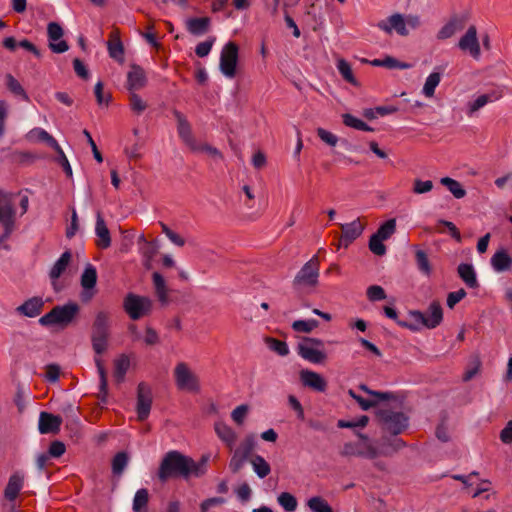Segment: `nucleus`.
Here are the masks:
<instances>
[{"mask_svg":"<svg viewBox=\"0 0 512 512\" xmlns=\"http://www.w3.org/2000/svg\"><path fill=\"white\" fill-rule=\"evenodd\" d=\"M357 435L359 441L345 443L342 448V455L373 459L378 456L389 455L404 446V442L400 438H394L390 442L383 439L382 443L378 445L364 434L358 433Z\"/></svg>","mask_w":512,"mask_h":512,"instance_id":"f257e3e1","label":"nucleus"},{"mask_svg":"<svg viewBox=\"0 0 512 512\" xmlns=\"http://www.w3.org/2000/svg\"><path fill=\"white\" fill-rule=\"evenodd\" d=\"M14 194L0 190V226L3 232L0 235V248L10 250L7 240L16 229V209L13 204Z\"/></svg>","mask_w":512,"mask_h":512,"instance_id":"f03ea898","label":"nucleus"},{"mask_svg":"<svg viewBox=\"0 0 512 512\" xmlns=\"http://www.w3.org/2000/svg\"><path fill=\"white\" fill-rule=\"evenodd\" d=\"M420 25L421 19L418 15L401 13H394L376 24L377 28L385 34L396 33L399 36L409 35L411 30L419 28Z\"/></svg>","mask_w":512,"mask_h":512,"instance_id":"7ed1b4c3","label":"nucleus"},{"mask_svg":"<svg viewBox=\"0 0 512 512\" xmlns=\"http://www.w3.org/2000/svg\"><path fill=\"white\" fill-rule=\"evenodd\" d=\"M320 263L316 255L309 259L296 273L293 286L297 289H314L319 284Z\"/></svg>","mask_w":512,"mask_h":512,"instance_id":"20e7f679","label":"nucleus"},{"mask_svg":"<svg viewBox=\"0 0 512 512\" xmlns=\"http://www.w3.org/2000/svg\"><path fill=\"white\" fill-rule=\"evenodd\" d=\"M187 456L178 451L168 452L161 461L158 477L161 481H166L173 476L185 478Z\"/></svg>","mask_w":512,"mask_h":512,"instance_id":"39448f33","label":"nucleus"},{"mask_svg":"<svg viewBox=\"0 0 512 512\" xmlns=\"http://www.w3.org/2000/svg\"><path fill=\"white\" fill-rule=\"evenodd\" d=\"M78 311L79 306L74 302H69L65 305L54 307L49 313L39 319V323L43 326H67L76 317Z\"/></svg>","mask_w":512,"mask_h":512,"instance_id":"423d86ee","label":"nucleus"},{"mask_svg":"<svg viewBox=\"0 0 512 512\" xmlns=\"http://www.w3.org/2000/svg\"><path fill=\"white\" fill-rule=\"evenodd\" d=\"M377 417L383 433L398 435L408 427V418L402 412L381 409Z\"/></svg>","mask_w":512,"mask_h":512,"instance_id":"0eeeda50","label":"nucleus"},{"mask_svg":"<svg viewBox=\"0 0 512 512\" xmlns=\"http://www.w3.org/2000/svg\"><path fill=\"white\" fill-rule=\"evenodd\" d=\"M174 380L177 388L181 391L198 393L200 381L198 376L190 369L187 363L179 362L174 368Z\"/></svg>","mask_w":512,"mask_h":512,"instance_id":"6e6552de","label":"nucleus"},{"mask_svg":"<svg viewBox=\"0 0 512 512\" xmlns=\"http://www.w3.org/2000/svg\"><path fill=\"white\" fill-rule=\"evenodd\" d=\"M123 306L132 320H138L151 312L152 300L146 296L129 293L124 299Z\"/></svg>","mask_w":512,"mask_h":512,"instance_id":"1a4fd4ad","label":"nucleus"},{"mask_svg":"<svg viewBox=\"0 0 512 512\" xmlns=\"http://www.w3.org/2000/svg\"><path fill=\"white\" fill-rule=\"evenodd\" d=\"M323 341L319 338H305L297 346L300 357L313 364H320L327 358L326 353L321 349Z\"/></svg>","mask_w":512,"mask_h":512,"instance_id":"9d476101","label":"nucleus"},{"mask_svg":"<svg viewBox=\"0 0 512 512\" xmlns=\"http://www.w3.org/2000/svg\"><path fill=\"white\" fill-rule=\"evenodd\" d=\"M97 278L96 268L91 263H87L80 277L81 292L79 297L83 303L90 302L96 295Z\"/></svg>","mask_w":512,"mask_h":512,"instance_id":"9b49d317","label":"nucleus"},{"mask_svg":"<svg viewBox=\"0 0 512 512\" xmlns=\"http://www.w3.org/2000/svg\"><path fill=\"white\" fill-rule=\"evenodd\" d=\"M238 61V47L233 42H228L220 55V71L227 78H233L236 74Z\"/></svg>","mask_w":512,"mask_h":512,"instance_id":"f8f14e48","label":"nucleus"},{"mask_svg":"<svg viewBox=\"0 0 512 512\" xmlns=\"http://www.w3.org/2000/svg\"><path fill=\"white\" fill-rule=\"evenodd\" d=\"M457 47L462 52L469 54L473 59H480L481 48L475 26L472 25L467 29L465 34L459 39Z\"/></svg>","mask_w":512,"mask_h":512,"instance_id":"ddd939ff","label":"nucleus"},{"mask_svg":"<svg viewBox=\"0 0 512 512\" xmlns=\"http://www.w3.org/2000/svg\"><path fill=\"white\" fill-rule=\"evenodd\" d=\"M341 229L342 235L338 242V248H347L353 241L362 235L364 226L359 219H355L350 223L341 224Z\"/></svg>","mask_w":512,"mask_h":512,"instance_id":"4468645a","label":"nucleus"},{"mask_svg":"<svg viewBox=\"0 0 512 512\" xmlns=\"http://www.w3.org/2000/svg\"><path fill=\"white\" fill-rule=\"evenodd\" d=\"M152 405V395L150 388L144 384L140 383L138 385L137 391V416L139 420H145L150 413Z\"/></svg>","mask_w":512,"mask_h":512,"instance_id":"2eb2a0df","label":"nucleus"},{"mask_svg":"<svg viewBox=\"0 0 512 512\" xmlns=\"http://www.w3.org/2000/svg\"><path fill=\"white\" fill-rule=\"evenodd\" d=\"M49 47L54 53H64L68 50V44L62 40L63 29L56 22H50L47 26Z\"/></svg>","mask_w":512,"mask_h":512,"instance_id":"dca6fc26","label":"nucleus"},{"mask_svg":"<svg viewBox=\"0 0 512 512\" xmlns=\"http://www.w3.org/2000/svg\"><path fill=\"white\" fill-rule=\"evenodd\" d=\"M177 122V132L181 140L190 148H197V142L192 134L191 126L186 116L178 110L173 111Z\"/></svg>","mask_w":512,"mask_h":512,"instance_id":"f3484780","label":"nucleus"},{"mask_svg":"<svg viewBox=\"0 0 512 512\" xmlns=\"http://www.w3.org/2000/svg\"><path fill=\"white\" fill-rule=\"evenodd\" d=\"M300 380L302 384L317 392H325L327 389V381L325 378L312 370H302L300 372Z\"/></svg>","mask_w":512,"mask_h":512,"instance_id":"a211bd4d","label":"nucleus"},{"mask_svg":"<svg viewBox=\"0 0 512 512\" xmlns=\"http://www.w3.org/2000/svg\"><path fill=\"white\" fill-rule=\"evenodd\" d=\"M62 418L48 412L39 415L38 429L41 434L57 433L60 430Z\"/></svg>","mask_w":512,"mask_h":512,"instance_id":"6ab92c4d","label":"nucleus"},{"mask_svg":"<svg viewBox=\"0 0 512 512\" xmlns=\"http://www.w3.org/2000/svg\"><path fill=\"white\" fill-rule=\"evenodd\" d=\"M147 84L144 70L138 65H132L127 74V89L129 92H136Z\"/></svg>","mask_w":512,"mask_h":512,"instance_id":"aec40b11","label":"nucleus"},{"mask_svg":"<svg viewBox=\"0 0 512 512\" xmlns=\"http://www.w3.org/2000/svg\"><path fill=\"white\" fill-rule=\"evenodd\" d=\"M492 269L496 273L512 270V256L503 248L497 250L490 259Z\"/></svg>","mask_w":512,"mask_h":512,"instance_id":"412c9836","label":"nucleus"},{"mask_svg":"<svg viewBox=\"0 0 512 512\" xmlns=\"http://www.w3.org/2000/svg\"><path fill=\"white\" fill-rule=\"evenodd\" d=\"M214 431L217 437L230 449L235 447L237 440L236 431L223 421H216L214 423Z\"/></svg>","mask_w":512,"mask_h":512,"instance_id":"4be33fe9","label":"nucleus"},{"mask_svg":"<svg viewBox=\"0 0 512 512\" xmlns=\"http://www.w3.org/2000/svg\"><path fill=\"white\" fill-rule=\"evenodd\" d=\"M501 98V94L497 91H492L487 94L477 96L474 100L467 103L466 113L468 116H473L478 110Z\"/></svg>","mask_w":512,"mask_h":512,"instance_id":"5701e85b","label":"nucleus"},{"mask_svg":"<svg viewBox=\"0 0 512 512\" xmlns=\"http://www.w3.org/2000/svg\"><path fill=\"white\" fill-rule=\"evenodd\" d=\"M211 25L209 17H191L185 20L187 31L194 36H201L205 34Z\"/></svg>","mask_w":512,"mask_h":512,"instance_id":"b1692460","label":"nucleus"},{"mask_svg":"<svg viewBox=\"0 0 512 512\" xmlns=\"http://www.w3.org/2000/svg\"><path fill=\"white\" fill-rule=\"evenodd\" d=\"M44 306V300L42 297H32L26 300L22 305L17 307V312L23 316L33 318L41 313Z\"/></svg>","mask_w":512,"mask_h":512,"instance_id":"393cba45","label":"nucleus"},{"mask_svg":"<svg viewBox=\"0 0 512 512\" xmlns=\"http://www.w3.org/2000/svg\"><path fill=\"white\" fill-rule=\"evenodd\" d=\"M26 139L29 142L42 141L47 143L50 147L56 151H61V147L58 142L43 128H33L26 134Z\"/></svg>","mask_w":512,"mask_h":512,"instance_id":"a878e982","label":"nucleus"},{"mask_svg":"<svg viewBox=\"0 0 512 512\" xmlns=\"http://www.w3.org/2000/svg\"><path fill=\"white\" fill-rule=\"evenodd\" d=\"M23 483L24 475L22 473L16 472L11 475L4 490L5 498L9 501H14L22 489Z\"/></svg>","mask_w":512,"mask_h":512,"instance_id":"bb28decb","label":"nucleus"},{"mask_svg":"<svg viewBox=\"0 0 512 512\" xmlns=\"http://www.w3.org/2000/svg\"><path fill=\"white\" fill-rule=\"evenodd\" d=\"M209 460L208 455H204L199 462H195L193 459L187 457L186 459V473L185 479L190 476L201 477L207 471V462Z\"/></svg>","mask_w":512,"mask_h":512,"instance_id":"cd10ccee","label":"nucleus"},{"mask_svg":"<svg viewBox=\"0 0 512 512\" xmlns=\"http://www.w3.org/2000/svg\"><path fill=\"white\" fill-rule=\"evenodd\" d=\"M71 260V253L69 251H65L59 257V259L54 263L49 272V277L53 283L56 284V281L63 274V272L67 269Z\"/></svg>","mask_w":512,"mask_h":512,"instance_id":"c85d7f7f","label":"nucleus"},{"mask_svg":"<svg viewBox=\"0 0 512 512\" xmlns=\"http://www.w3.org/2000/svg\"><path fill=\"white\" fill-rule=\"evenodd\" d=\"M95 234L99 238L98 245L101 248H108L111 245L110 232L99 212L96 215Z\"/></svg>","mask_w":512,"mask_h":512,"instance_id":"c756f323","label":"nucleus"},{"mask_svg":"<svg viewBox=\"0 0 512 512\" xmlns=\"http://www.w3.org/2000/svg\"><path fill=\"white\" fill-rule=\"evenodd\" d=\"M427 328H436L443 320V309L438 302H432L425 313Z\"/></svg>","mask_w":512,"mask_h":512,"instance_id":"7c9ffc66","label":"nucleus"},{"mask_svg":"<svg viewBox=\"0 0 512 512\" xmlns=\"http://www.w3.org/2000/svg\"><path fill=\"white\" fill-rule=\"evenodd\" d=\"M464 28V21L460 18H452L447 22L437 34V38L440 40L448 39L460 32Z\"/></svg>","mask_w":512,"mask_h":512,"instance_id":"2f4dec72","label":"nucleus"},{"mask_svg":"<svg viewBox=\"0 0 512 512\" xmlns=\"http://www.w3.org/2000/svg\"><path fill=\"white\" fill-rule=\"evenodd\" d=\"M441 78H442L441 72L436 71V70L431 72L427 76V78L424 82L421 93L426 98H432L435 95V90H436L437 86L440 84Z\"/></svg>","mask_w":512,"mask_h":512,"instance_id":"473e14b6","label":"nucleus"},{"mask_svg":"<svg viewBox=\"0 0 512 512\" xmlns=\"http://www.w3.org/2000/svg\"><path fill=\"white\" fill-rule=\"evenodd\" d=\"M458 273L465 284L471 288L477 287L476 272L471 264L462 263L458 266Z\"/></svg>","mask_w":512,"mask_h":512,"instance_id":"72a5a7b5","label":"nucleus"},{"mask_svg":"<svg viewBox=\"0 0 512 512\" xmlns=\"http://www.w3.org/2000/svg\"><path fill=\"white\" fill-rule=\"evenodd\" d=\"M152 281L155 289V293L159 301L163 304L167 303L168 300V289L164 277L159 272L152 274Z\"/></svg>","mask_w":512,"mask_h":512,"instance_id":"f704fd0d","label":"nucleus"},{"mask_svg":"<svg viewBox=\"0 0 512 512\" xmlns=\"http://www.w3.org/2000/svg\"><path fill=\"white\" fill-rule=\"evenodd\" d=\"M250 463L254 473L261 479L267 477L271 472L269 463L261 455H255Z\"/></svg>","mask_w":512,"mask_h":512,"instance_id":"c9c22d12","label":"nucleus"},{"mask_svg":"<svg viewBox=\"0 0 512 512\" xmlns=\"http://www.w3.org/2000/svg\"><path fill=\"white\" fill-rule=\"evenodd\" d=\"M130 367V359L127 355L119 356L114 362V378L121 383Z\"/></svg>","mask_w":512,"mask_h":512,"instance_id":"e433bc0d","label":"nucleus"},{"mask_svg":"<svg viewBox=\"0 0 512 512\" xmlns=\"http://www.w3.org/2000/svg\"><path fill=\"white\" fill-rule=\"evenodd\" d=\"M277 503L285 512H295L298 507L297 498L290 492L279 493Z\"/></svg>","mask_w":512,"mask_h":512,"instance_id":"4c0bfd02","label":"nucleus"},{"mask_svg":"<svg viewBox=\"0 0 512 512\" xmlns=\"http://www.w3.org/2000/svg\"><path fill=\"white\" fill-rule=\"evenodd\" d=\"M409 317L413 321L412 324H407L405 322L397 321V323L402 327H408L411 330H419L422 327L427 328V321L425 317V313L414 310L409 312Z\"/></svg>","mask_w":512,"mask_h":512,"instance_id":"58836bf2","label":"nucleus"},{"mask_svg":"<svg viewBox=\"0 0 512 512\" xmlns=\"http://www.w3.org/2000/svg\"><path fill=\"white\" fill-rule=\"evenodd\" d=\"M6 86L9 89L11 93H13L15 96L21 98L24 101H29V96L26 93L23 86L20 84V82L11 74H7L6 77Z\"/></svg>","mask_w":512,"mask_h":512,"instance_id":"ea45409f","label":"nucleus"},{"mask_svg":"<svg viewBox=\"0 0 512 512\" xmlns=\"http://www.w3.org/2000/svg\"><path fill=\"white\" fill-rule=\"evenodd\" d=\"M440 183L442 185H444L451 192V194L457 199H461L466 195V191L462 187L460 182H458L457 180H455L453 178L443 177L440 179Z\"/></svg>","mask_w":512,"mask_h":512,"instance_id":"a19ab883","label":"nucleus"},{"mask_svg":"<svg viewBox=\"0 0 512 512\" xmlns=\"http://www.w3.org/2000/svg\"><path fill=\"white\" fill-rule=\"evenodd\" d=\"M255 437L253 435H247L244 440L240 443V445L236 448H233V452L245 458L246 460L252 453L255 448Z\"/></svg>","mask_w":512,"mask_h":512,"instance_id":"79ce46f5","label":"nucleus"},{"mask_svg":"<svg viewBox=\"0 0 512 512\" xmlns=\"http://www.w3.org/2000/svg\"><path fill=\"white\" fill-rule=\"evenodd\" d=\"M311 512H333L328 502L320 496H313L306 501Z\"/></svg>","mask_w":512,"mask_h":512,"instance_id":"37998d69","label":"nucleus"},{"mask_svg":"<svg viewBox=\"0 0 512 512\" xmlns=\"http://www.w3.org/2000/svg\"><path fill=\"white\" fill-rule=\"evenodd\" d=\"M109 333L93 332L92 346L96 354L100 355L107 349Z\"/></svg>","mask_w":512,"mask_h":512,"instance_id":"c03bdc74","label":"nucleus"},{"mask_svg":"<svg viewBox=\"0 0 512 512\" xmlns=\"http://www.w3.org/2000/svg\"><path fill=\"white\" fill-rule=\"evenodd\" d=\"M148 491L146 489H139L134 495L133 511L134 512H147Z\"/></svg>","mask_w":512,"mask_h":512,"instance_id":"a18cd8bd","label":"nucleus"},{"mask_svg":"<svg viewBox=\"0 0 512 512\" xmlns=\"http://www.w3.org/2000/svg\"><path fill=\"white\" fill-rule=\"evenodd\" d=\"M343 123L353 129L359 131H373V129L368 126L363 120L351 115V114H343Z\"/></svg>","mask_w":512,"mask_h":512,"instance_id":"49530a36","label":"nucleus"},{"mask_svg":"<svg viewBox=\"0 0 512 512\" xmlns=\"http://www.w3.org/2000/svg\"><path fill=\"white\" fill-rule=\"evenodd\" d=\"M319 326L315 319L295 320L292 323V329L296 332L310 333Z\"/></svg>","mask_w":512,"mask_h":512,"instance_id":"de8ad7c7","label":"nucleus"},{"mask_svg":"<svg viewBox=\"0 0 512 512\" xmlns=\"http://www.w3.org/2000/svg\"><path fill=\"white\" fill-rule=\"evenodd\" d=\"M396 230V220L395 219H389L386 222H384L374 233L377 237L383 240L389 239Z\"/></svg>","mask_w":512,"mask_h":512,"instance_id":"09e8293b","label":"nucleus"},{"mask_svg":"<svg viewBox=\"0 0 512 512\" xmlns=\"http://www.w3.org/2000/svg\"><path fill=\"white\" fill-rule=\"evenodd\" d=\"M337 69L341 76L349 83L356 85L357 81L352 73L351 65L344 59L337 61Z\"/></svg>","mask_w":512,"mask_h":512,"instance_id":"8fccbe9b","label":"nucleus"},{"mask_svg":"<svg viewBox=\"0 0 512 512\" xmlns=\"http://www.w3.org/2000/svg\"><path fill=\"white\" fill-rule=\"evenodd\" d=\"M268 348L280 356H287L289 354V347L284 341L274 338H266L265 340Z\"/></svg>","mask_w":512,"mask_h":512,"instance_id":"3c124183","label":"nucleus"},{"mask_svg":"<svg viewBox=\"0 0 512 512\" xmlns=\"http://www.w3.org/2000/svg\"><path fill=\"white\" fill-rule=\"evenodd\" d=\"M128 455L125 452L117 453L112 461V470L116 475H120L128 464Z\"/></svg>","mask_w":512,"mask_h":512,"instance_id":"603ef678","label":"nucleus"},{"mask_svg":"<svg viewBox=\"0 0 512 512\" xmlns=\"http://www.w3.org/2000/svg\"><path fill=\"white\" fill-rule=\"evenodd\" d=\"M108 52L111 58L116 61L122 63L124 61V49L123 45L120 41L108 42L107 43Z\"/></svg>","mask_w":512,"mask_h":512,"instance_id":"864d4df0","label":"nucleus"},{"mask_svg":"<svg viewBox=\"0 0 512 512\" xmlns=\"http://www.w3.org/2000/svg\"><path fill=\"white\" fill-rule=\"evenodd\" d=\"M162 232L166 235V237L170 240L172 244L177 247H183L185 245V239L181 237L178 233L170 229L166 224L161 223Z\"/></svg>","mask_w":512,"mask_h":512,"instance_id":"5fc2aeb1","label":"nucleus"},{"mask_svg":"<svg viewBox=\"0 0 512 512\" xmlns=\"http://www.w3.org/2000/svg\"><path fill=\"white\" fill-rule=\"evenodd\" d=\"M130 108L133 112L141 114L147 108V103L136 92H131Z\"/></svg>","mask_w":512,"mask_h":512,"instance_id":"6e6d98bb","label":"nucleus"},{"mask_svg":"<svg viewBox=\"0 0 512 512\" xmlns=\"http://www.w3.org/2000/svg\"><path fill=\"white\" fill-rule=\"evenodd\" d=\"M367 298L371 302L381 301L386 299L385 290L379 285H371L367 288L366 291Z\"/></svg>","mask_w":512,"mask_h":512,"instance_id":"4d7b16f0","label":"nucleus"},{"mask_svg":"<svg viewBox=\"0 0 512 512\" xmlns=\"http://www.w3.org/2000/svg\"><path fill=\"white\" fill-rule=\"evenodd\" d=\"M383 239H380L376 235H372L369 240L370 251L378 256H382L386 253V246L383 244Z\"/></svg>","mask_w":512,"mask_h":512,"instance_id":"13d9d810","label":"nucleus"},{"mask_svg":"<svg viewBox=\"0 0 512 512\" xmlns=\"http://www.w3.org/2000/svg\"><path fill=\"white\" fill-rule=\"evenodd\" d=\"M108 326L109 324L107 314L104 312H99L95 318L93 332L109 333Z\"/></svg>","mask_w":512,"mask_h":512,"instance_id":"bf43d9fd","label":"nucleus"},{"mask_svg":"<svg viewBox=\"0 0 512 512\" xmlns=\"http://www.w3.org/2000/svg\"><path fill=\"white\" fill-rule=\"evenodd\" d=\"M416 260L419 270L426 276L431 274V266L425 252L419 250L416 252Z\"/></svg>","mask_w":512,"mask_h":512,"instance_id":"052dcab7","label":"nucleus"},{"mask_svg":"<svg viewBox=\"0 0 512 512\" xmlns=\"http://www.w3.org/2000/svg\"><path fill=\"white\" fill-rule=\"evenodd\" d=\"M249 407L246 404H242L237 406L233 411L231 412V418L232 420L238 424L242 425L244 423V420L248 414Z\"/></svg>","mask_w":512,"mask_h":512,"instance_id":"680f3d73","label":"nucleus"},{"mask_svg":"<svg viewBox=\"0 0 512 512\" xmlns=\"http://www.w3.org/2000/svg\"><path fill=\"white\" fill-rule=\"evenodd\" d=\"M317 135L324 143H326L327 145H329L331 147H335L339 141V138L337 135L333 134L332 132H330L324 128H318Z\"/></svg>","mask_w":512,"mask_h":512,"instance_id":"e2e57ef3","label":"nucleus"},{"mask_svg":"<svg viewBox=\"0 0 512 512\" xmlns=\"http://www.w3.org/2000/svg\"><path fill=\"white\" fill-rule=\"evenodd\" d=\"M214 43L215 37H210L206 41L200 42L195 48L196 55L199 57H206L211 52Z\"/></svg>","mask_w":512,"mask_h":512,"instance_id":"0e129e2a","label":"nucleus"},{"mask_svg":"<svg viewBox=\"0 0 512 512\" xmlns=\"http://www.w3.org/2000/svg\"><path fill=\"white\" fill-rule=\"evenodd\" d=\"M94 92L97 99V103L100 106H108L111 100V95L103 92V85L100 81L96 83Z\"/></svg>","mask_w":512,"mask_h":512,"instance_id":"69168bd1","label":"nucleus"},{"mask_svg":"<svg viewBox=\"0 0 512 512\" xmlns=\"http://www.w3.org/2000/svg\"><path fill=\"white\" fill-rule=\"evenodd\" d=\"M433 189V182L431 180H414L413 192L415 194H425Z\"/></svg>","mask_w":512,"mask_h":512,"instance_id":"338daca9","label":"nucleus"},{"mask_svg":"<svg viewBox=\"0 0 512 512\" xmlns=\"http://www.w3.org/2000/svg\"><path fill=\"white\" fill-rule=\"evenodd\" d=\"M384 67L389 68V69H402V70H404V69L411 68L412 65L410 63H407V62H401V61L397 60L394 57L386 56V57H384Z\"/></svg>","mask_w":512,"mask_h":512,"instance_id":"774afa93","label":"nucleus"}]
</instances>
